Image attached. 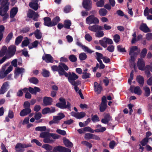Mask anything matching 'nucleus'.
<instances>
[{"instance_id": "473e14b6", "label": "nucleus", "mask_w": 152, "mask_h": 152, "mask_svg": "<svg viewBox=\"0 0 152 152\" xmlns=\"http://www.w3.org/2000/svg\"><path fill=\"white\" fill-rule=\"evenodd\" d=\"M58 115V116H54V119L55 121H59L65 117L64 114L62 113H59Z\"/></svg>"}, {"instance_id": "ea45409f", "label": "nucleus", "mask_w": 152, "mask_h": 152, "mask_svg": "<svg viewBox=\"0 0 152 152\" xmlns=\"http://www.w3.org/2000/svg\"><path fill=\"white\" fill-rule=\"evenodd\" d=\"M149 13L152 14V8L149 9L148 7H146L144 11V15L146 16Z\"/></svg>"}, {"instance_id": "a19ab883", "label": "nucleus", "mask_w": 152, "mask_h": 152, "mask_svg": "<svg viewBox=\"0 0 152 152\" xmlns=\"http://www.w3.org/2000/svg\"><path fill=\"white\" fill-rule=\"evenodd\" d=\"M50 134L47 132H42L40 134L39 137L44 139L47 137H50Z\"/></svg>"}, {"instance_id": "69168bd1", "label": "nucleus", "mask_w": 152, "mask_h": 152, "mask_svg": "<svg viewBox=\"0 0 152 152\" xmlns=\"http://www.w3.org/2000/svg\"><path fill=\"white\" fill-rule=\"evenodd\" d=\"M31 142L32 143H35L37 145L39 146H41L42 145V144L38 140L36 139H34L32 140H31Z\"/></svg>"}, {"instance_id": "79ce46f5", "label": "nucleus", "mask_w": 152, "mask_h": 152, "mask_svg": "<svg viewBox=\"0 0 152 152\" xmlns=\"http://www.w3.org/2000/svg\"><path fill=\"white\" fill-rule=\"evenodd\" d=\"M143 89L145 91V96L147 97L149 96L150 94V90L149 88L146 86L143 87Z\"/></svg>"}, {"instance_id": "f8f14e48", "label": "nucleus", "mask_w": 152, "mask_h": 152, "mask_svg": "<svg viewBox=\"0 0 152 152\" xmlns=\"http://www.w3.org/2000/svg\"><path fill=\"white\" fill-rule=\"evenodd\" d=\"M68 77L69 82L71 84L73 83V82L79 77L78 76L73 72H72V73L69 72V73H68V77Z\"/></svg>"}, {"instance_id": "bf43d9fd", "label": "nucleus", "mask_w": 152, "mask_h": 152, "mask_svg": "<svg viewBox=\"0 0 152 152\" xmlns=\"http://www.w3.org/2000/svg\"><path fill=\"white\" fill-rule=\"evenodd\" d=\"M106 130V128L104 127H102L99 129H96L94 130L96 132H103Z\"/></svg>"}, {"instance_id": "f03ea898", "label": "nucleus", "mask_w": 152, "mask_h": 152, "mask_svg": "<svg viewBox=\"0 0 152 152\" xmlns=\"http://www.w3.org/2000/svg\"><path fill=\"white\" fill-rule=\"evenodd\" d=\"M9 0H0V4L1 7L0 8V15L4 16L3 20H6L9 17L8 14L7 13L9 9Z\"/></svg>"}, {"instance_id": "c756f323", "label": "nucleus", "mask_w": 152, "mask_h": 152, "mask_svg": "<svg viewBox=\"0 0 152 152\" xmlns=\"http://www.w3.org/2000/svg\"><path fill=\"white\" fill-rule=\"evenodd\" d=\"M42 147L45 149L46 151H48L50 152H54V151H53H53H52L53 147L49 144H44L42 145Z\"/></svg>"}, {"instance_id": "49530a36", "label": "nucleus", "mask_w": 152, "mask_h": 152, "mask_svg": "<svg viewBox=\"0 0 152 152\" xmlns=\"http://www.w3.org/2000/svg\"><path fill=\"white\" fill-rule=\"evenodd\" d=\"M26 39H25L23 40L22 42L21 46L22 47L27 46L30 43V41L27 37Z\"/></svg>"}, {"instance_id": "37998d69", "label": "nucleus", "mask_w": 152, "mask_h": 152, "mask_svg": "<svg viewBox=\"0 0 152 152\" xmlns=\"http://www.w3.org/2000/svg\"><path fill=\"white\" fill-rule=\"evenodd\" d=\"M5 28V27L3 25H1L0 26V42L3 38V32L4 31Z\"/></svg>"}, {"instance_id": "a878e982", "label": "nucleus", "mask_w": 152, "mask_h": 152, "mask_svg": "<svg viewBox=\"0 0 152 152\" xmlns=\"http://www.w3.org/2000/svg\"><path fill=\"white\" fill-rule=\"evenodd\" d=\"M63 143L66 147L68 148L73 147V143L69 139H67L66 137H64L63 138Z\"/></svg>"}, {"instance_id": "bb28decb", "label": "nucleus", "mask_w": 152, "mask_h": 152, "mask_svg": "<svg viewBox=\"0 0 152 152\" xmlns=\"http://www.w3.org/2000/svg\"><path fill=\"white\" fill-rule=\"evenodd\" d=\"M18 10V8L17 7L12 8L10 11V17L11 18H13L17 14Z\"/></svg>"}, {"instance_id": "4468645a", "label": "nucleus", "mask_w": 152, "mask_h": 152, "mask_svg": "<svg viewBox=\"0 0 152 152\" xmlns=\"http://www.w3.org/2000/svg\"><path fill=\"white\" fill-rule=\"evenodd\" d=\"M53 101V99L51 98L45 96L43 99V106H46L50 105L52 104Z\"/></svg>"}, {"instance_id": "6e6552de", "label": "nucleus", "mask_w": 152, "mask_h": 152, "mask_svg": "<svg viewBox=\"0 0 152 152\" xmlns=\"http://www.w3.org/2000/svg\"><path fill=\"white\" fill-rule=\"evenodd\" d=\"M100 44L104 48L107 47V44L111 45L113 43L112 40L109 38L104 37L102 40L99 41Z\"/></svg>"}, {"instance_id": "9d476101", "label": "nucleus", "mask_w": 152, "mask_h": 152, "mask_svg": "<svg viewBox=\"0 0 152 152\" xmlns=\"http://www.w3.org/2000/svg\"><path fill=\"white\" fill-rule=\"evenodd\" d=\"M92 2L91 0H83L82 3L83 7L86 11L90 10L92 8Z\"/></svg>"}, {"instance_id": "2eb2a0df", "label": "nucleus", "mask_w": 152, "mask_h": 152, "mask_svg": "<svg viewBox=\"0 0 152 152\" xmlns=\"http://www.w3.org/2000/svg\"><path fill=\"white\" fill-rule=\"evenodd\" d=\"M76 44L77 45L81 47L84 51L86 52L89 53H91L93 52V51L89 49L88 47L85 45H83L79 40H77Z\"/></svg>"}, {"instance_id": "338daca9", "label": "nucleus", "mask_w": 152, "mask_h": 152, "mask_svg": "<svg viewBox=\"0 0 152 152\" xmlns=\"http://www.w3.org/2000/svg\"><path fill=\"white\" fill-rule=\"evenodd\" d=\"M52 137L54 139H57L59 138L60 136L57 134L54 133H50V137Z\"/></svg>"}, {"instance_id": "e2e57ef3", "label": "nucleus", "mask_w": 152, "mask_h": 152, "mask_svg": "<svg viewBox=\"0 0 152 152\" xmlns=\"http://www.w3.org/2000/svg\"><path fill=\"white\" fill-rule=\"evenodd\" d=\"M83 130L85 132H89L92 133H94V130H93L89 126H87L84 127L83 128Z\"/></svg>"}, {"instance_id": "4be33fe9", "label": "nucleus", "mask_w": 152, "mask_h": 152, "mask_svg": "<svg viewBox=\"0 0 152 152\" xmlns=\"http://www.w3.org/2000/svg\"><path fill=\"white\" fill-rule=\"evenodd\" d=\"M25 70L23 68L17 67L15 70V77L19 76L20 74H23L25 72Z\"/></svg>"}, {"instance_id": "052dcab7", "label": "nucleus", "mask_w": 152, "mask_h": 152, "mask_svg": "<svg viewBox=\"0 0 152 152\" xmlns=\"http://www.w3.org/2000/svg\"><path fill=\"white\" fill-rule=\"evenodd\" d=\"M82 74V78L85 79L90 77V76L91 75L90 73L86 72H83Z\"/></svg>"}, {"instance_id": "5fc2aeb1", "label": "nucleus", "mask_w": 152, "mask_h": 152, "mask_svg": "<svg viewBox=\"0 0 152 152\" xmlns=\"http://www.w3.org/2000/svg\"><path fill=\"white\" fill-rule=\"evenodd\" d=\"M54 140L50 138V137H47L44 139L43 141L45 143H51L54 142Z\"/></svg>"}, {"instance_id": "a211bd4d", "label": "nucleus", "mask_w": 152, "mask_h": 152, "mask_svg": "<svg viewBox=\"0 0 152 152\" xmlns=\"http://www.w3.org/2000/svg\"><path fill=\"white\" fill-rule=\"evenodd\" d=\"M9 82L7 81L4 82L0 89V94H4L7 90V87L9 86Z\"/></svg>"}, {"instance_id": "f704fd0d", "label": "nucleus", "mask_w": 152, "mask_h": 152, "mask_svg": "<svg viewBox=\"0 0 152 152\" xmlns=\"http://www.w3.org/2000/svg\"><path fill=\"white\" fill-rule=\"evenodd\" d=\"M13 37V33L12 32L9 34L6 37L5 41V42L7 43H9L10 40L12 39Z\"/></svg>"}, {"instance_id": "774afa93", "label": "nucleus", "mask_w": 152, "mask_h": 152, "mask_svg": "<svg viewBox=\"0 0 152 152\" xmlns=\"http://www.w3.org/2000/svg\"><path fill=\"white\" fill-rule=\"evenodd\" d=\"M56 132L58 133L63 136L65 135L66 134V132L65 131L61 130L59 129H57L56 131Z\"/></svg>"}, {"instance_id": "412c9836", "label": "nucleus", "mask_w": 152, "mask_h": 152, "mask_svg": "<svg viewBox=\"0 0 152 152\" xmlns=\"http://www.w3.org/2000/svg\"><path fill=\"white\" fill-rule=\"evenodd\" d=\"M44 24L45 26L48 27H51L52 26V20L49 17H45L44 18Z\"/></svg>"}, {"instance_id": "72a5a7b5", "label": "nucleus", "mask_w": 152, "mask_h": 152, "mask_svg": "<svg viewBox=\"0 0 152 152\" xmlns=\"http://www.w3.org/2000/svg\"><path fill=\"white\" fill-rule=\"evenodd\" d=\"M71 24V21L70 20H65L64 22V27L66 29H69Z\"/></svg>"}, {"instance_id": "9b49d317", "label": "nucleus", "mask_w": 152, "mask_h": 152, "mask_svg": "<svg viewBox=\"0 0 152 152\" xmlns=\"http://www.w3.org/2000/svg\"><path fill=\"white\" fill-rule=\"evenodd\" d=\"M54 152H71V150L68 148L64 147L58 145L56 146L53 148Z\"/></svg>"}, {"instance_id": "c9c22d12", "label": "nucleus", "mask_w": 152, "mask_h": 152, "mask_svg": "<svg viewBox=\"0 0 152 152\" xmlns=\"http://www.w3.org/2000/svg\"><path fill=\"white\" fill-rule=\"evenodd\" d=\"M29 6L30 7L35 11L37 10L38 8V4L34 3H29Z\"/></svg>"}, {"instance_id": "a18cd8bd", "label": "nucleus", "mask_w": 152, "mask_h": 152, "mask_svg": "<svg viewBox=\"0 0 152 152\" xmlns=\"http://www.w3.org/2000/svg\"><path fill=\"white\" fill-rule=\"evenodd\" d=\"M35 12L34 11L31 9L29 10L28 12L27 13V17L30 18H32L33 17V16Z\"/></svg>"}, {"instance_id": "aec40b11", "label": "nucleus", "mask_w": 152, "mask_h": 152, "mask_svg": "<svg viewBox=\"0 0 152 152\" xmlns=\"http://www.w3.org/2000/svg\"><path fill=\"white\" fill-rule=\"evenodd\" d=\"M94 89L95 92L99 94L101 93L102 88L100 85L98 84L96 82H95L94 83Z\"/></svg>"}, {"instance_id": "f257e3e1", "label": "nucleus", "mask_w": 152, "mask_h": 152, "mask_svg": "<svg viewBox=\"0 0 152 152\" xmlns=\"http://www.w3.org/2000/svg\"><path fill=\"white\" fill-rule=\"evenodd\" d=\"M51 68L53 71L58 72L59 76L64 75L66 77H68V73L65 71L68 70L69 67L65 64L60 62L58 66L53 65Z\"/></svg>"}, {"instance_id": "0eeeda50", "label": "nucleus", "mask_w": 152, "mask_h": 152, "mask_svg": "<svg viewBox=\"0 0 152 152\" xmlns=\"http://www.w3.org/2000/svg\"><path fill=\"white\" fill-rule=\"evenodd\" d=\"M16 47L14 45H10L7 48L6 54L8 58H10L13 57L15 54L16 51Z\"/></svg>"}, {"instance_id": "5701e85b", "label": "nucleus", "mask_w": 152, "mask_h": 152, "mask_svg": "<svg viewBox=\"0 0 152 152\" xmlns=\"http://www.w3.org/2000/svg\"><path fill=\"white\" fill-rule=\"evenodd\" d=\"M31 112L30 108H24L20 112V115L21 116H24L30 113Z\"/></svg>"}, {"instance_id": "7ed1b4c3", "label": "nucleus", "mask_w": 152, "mask_h": 152, "mask_svg": "<svg viewBox=\"0 0 152 152\" xmlns=\"http://www.w3.org/2000/svg\"><path fill=\"white\" fill-rule=\"evenodd\" d=\"M88 29L91 31L96 32L95 35L97 37H102L104 35L103 31H101L104 30V28L102 26L97 25L89 26L88 27Z\"/></svg>"}, {"instance_id": "603ef678", "label": "nucleus", "mask_w": 152, "mask_h": 152, "mask_svg": "<svg viewBox=\"0 0 152 152\" xmlns=\"http://www.w3.org/2000/svg\"><path fill=\"white\" fill-rule=\"evenodd\" d=\"M81 144L85 145L89 149H91L92 147L91 144L87 141H83L81 142Z\"/></svg>"}, {"instance_id": "de8ad7c7", "label": "nucleus", "mask_w": 152, "mask_h": 152, "mask_svg": "<svg viewBox=\"0 0 152 152\" xmlns=\"http://www.w3.org/2000/svg\"><path fill=\"white\" fill-rule=\"evenodd\" d=\"M69 61L72 62H75L77 61V58L75 55L72 54L69 57Z\"/></svg>"}, {"instance_id": "c03bdc74", "label": "nucleus", "mask_w": 152, "mask_h": 152, "mask_svg": "<svg viewBox=\"0 0 152 152\" xmlns=\"http://www.w3.org/2000/svg\"><path fill=\"white\" fill-rule=\"evenodd\" d=\"M107 12V11L104 8H102L99 11V14L102 16H105Z\"/></svg>"}, {"instance_id": "864d4df0", "label": "nucleus", "mask_w": 152, "mask_h": 152, "mask_svg": "<svg viewBox=\"0 0 152 152\" xmlns=\"http://www.w3.org/2000/svg\"><path fill=\"white\" fill-rule=\"evenodd\" d=\"M105 0H100L96 3V5L97 7H103L104 4Z\"/></svg>"}, {"instance_id": "6e6d98bb", "label": "nucleus", "mask_w": 152, "mask_h": 152, "mask_svg": "<svg viewBox=\"0 0 152 152\" xmlns=\"http://www.w3.org/2000/svg\"><path fill=\"white\" fill-rule=\"evenodd\" d=\"M91 120L94 122H95L96 121H99L100 120L99 119V118L98 116L97 115H93V114H92L91 115Z\"/></svg>"}, {"instance_id": "58836bf2", "label": "nucleus", "mask_w": 152, "mask_h": 152, "mask_svg": "<svg viewBox=\"0 0 152 152\" xmlns=\"http://www.w3.org/2000/svg\"><path fill=\"white\" fill-rule=\"evenodd\" d=\"M29 80L30 83L34 84H37L39 82L38 79L35 77H31L29 79Z\"/></svg>"}, {"instance_id": "6ab92c4d", "label": "nucleus", "mask_w": 152, "mask_h": 152, "mask_svg": "<svg viewBox=\"0 0 152 152\" xmlns=\"http://www.w3.org/2000/svg\"><path fill=\"white\" fill-rule=\"evenodd\" d=\"M72 114H72V116L78 119L82 118L86 115V113L83 112L77 113L72 112Z\"/></svg>"}, {"instance_id": "4c0bfd02", "label": "nucleus", "mask_w": 152, "mask_h": 152, "mask_svg": "<svg viewBox=\"0 0 152 152\" xmlns=\"http://www.w3.org/2000/svg\"><path fill=\"white\" fill-rule=\"evenodd\" d=\"M22 36L20 35L17 37L15 40V44L16 45H18L22 41L23 39Z\"/></svg>"}, {"instance_id": "cd10ccee", "label": "nucleus", "mask_w": 152, "mask_h": 152, "mask_svg": "<svg viewBox=\"0 0 152 152\" xmlns=\"http://www.w3.org/2000/svg\"><path fill=\"white\" fill-rule=\"evenodd\" d=\"M140 29L144 32H147L150 31L149 29L145 23H142L141 24Z\"/></svg>"}, {"instance_id": "4d7b16f0", "label": "nucleus", "mask_w": 152, "mask_h": 152, "mask_svg": "<svg viewBox=\"0 0 152 152\" xmlns=\"http://www.w3.org/2000/svg\"><path fill=\"white\" fill-rule=\"evenodd\" d=\"M93 134L89 133H86L85 134L84 138L86 140L92 139Z\"/></svg>"}, {"instance_id": "e433bc0d", "label": "nucleus", "mask_w": 152, "mask_h": 152, "mask_svg": "<svg viewBox=\"0 0 152 152\" xmlns=\"http://www.w3.org/2000/svg\"><path fill=\"white\" fill-rule=\"evenodd\" d=\"M42 75L45 77H48L49 76L50 73V72L45 69H42Z\"/></svg>"}, {"instance_id": "13d9d810", "label": "nucleus", "mask_w": 152, "mask_h": 152, "mask_svg": "<svg viewBox=\"0 0 152 152\" xmlns=\"http://www.w3.org/2000/svg\"><path fill=\"white\" fill-rule=\"evenodd\" d=\"M35 130L38 131H44L46 130V128L45 126H38L35 128Z\"/></svg>"}, {"instance_id": "393cba45", "label": "nucleus", "mask_w": 152, "mask_h": 152, "mask_svg": "<svg viewBox=\"0 0 152 152\" xmlns=\"http://www.w3.org/2000/svg\"><path fill=\"white\" fill-rule=\"evenodd\" d=\"M28 90L31 94H36L37 92H39L40 91V88L37 87H34L32 88L31 87H29L28 88Z\"/></svg>"}, {"instance_id": "0e129e2a", "label": "nucleus", "mask_w": 152, "mask_h": 152, "mask_svg": "<svg viewBox=\"0 0 152 152\" xmlns=\"http://www.w3.org/2000/svg\"><path fill=\"white\" fill-rule=\"evenodd\" d=\"M42 115L40 112L35 113L34 114V118L36 120H39L42 117Z\"/></svg>"}, {"instance_id": "f3484780", "label": "nucleus", "mask_w": 152, "mask_h": 152, "mask_svg": "<svg viewBox=\"0 0 152 152\" xmlns=\"http://www.w3.org/2000/svg\"><path fill=\"white\" fill-rule=\"evenodd\" d=\"M42 58L43 60L45 61L47 63H52L53 62V58L49 54H47L43 56Z\"/></svg>"}, {"instance_id": "7c9ffc66", "label": "nucleus", "mask_w": 152, "mask_h": 152, "mask_svg": "<svg viewBox=\"0 0 152 152\" xmlns=\"http://www.w3.org/2000/svg\"><path fill=\"white\" fill-rule=\"evenodd\" d=\"M35 37L38 39H40L42 37V33L38 29H37L34 32Z\"/></svg>"}, {"instance_id": "8fccbe9b", "label": "nucleus", "mask_w": 152, "mask_h": 152, "mask_svg": "<svg viewBox=\"0 0 152 152\" xmlns=\"http://www.w3.org/2000/svg\"><path fill=\"white\" fill-rule=\"evenodd\" d=\"M137 80L138 82L140 84H143L144 83V80L143 77L140 75L138 76L137 77Z\"/></svg>"}, {"instance_id": "c85d7f7f", "label": "nucleus", "mask_w": 152, "mask_h": 152, "mask_svg": "<svg viewBox=\"0 0 152 152\" xmlns=\"http://www.w3.org/2000/svg\"><path fill=\"white\" fill-rule=\"evenodd\" d=\"M7 47L5 45L2 47L0 50V58L3 57L7 53Z\"/></svg>"}, {"instance_id": "20e7f679", "label": "nucleus", "mask_w": 152, "mask_h": 152, "mask_svg": "<svg viewBox=\"0 0 152 152\" xmlns=\"http://www.w3.org/2000/svg\"><path fill=\"white\" fill-rule=\"evenodd\" d=\"M59 100L61 102H58L56 104L57 107L61 109H67L71 111L72 105L69 101L66 102L65 99L63 97L60 98Z\"/></svg>"}, {"instance_id": "3c124183", "label": "nucleus", "mask_w": 152, "mask_h": 152, "mask_svg": "<svg viewBox=\"0 0 152 152\" xmlns=\"http://www.w3.org/2000/svg\"><path fill=\"white\" fill-rule=\"evenodd\" d=\"M99 106L100 111L101 112H103L106 109L107 107V104L101 103V104H100Z\"/></svg>"}, {"instance_id": "ddd939ff", "label": "nucleus", "mask_w": 152, "mask_h": 152, "mask_svg": "<svg viewBox=\"0 0 152 152\" xmlns=\"http://www.w3.org/2000/svg\"><path fill=\"white\" fill-rule=\"evenodd\" d=\"M13 67L11 65L8 67L5 72L0 71V78L3 79L12 70Z\"/></svg>"}, {"instance_id": "b1692460", "label": "nucleus", "mask_w": 152, "mask_h": 152, "mask_svg": "<svg viewBox=\"0 0 152 152\" xmlns=\"http://www.w3.org/2000/svg\"><path fill=\"white\" fill-rule=\"evenodd\" d=\"M137 66L139 69L142 70L144 68L145 64L143 60L142 59H139L137 63Z\"/></svg>"}, {"instance_id": "423d86ee", "label": "nucleus", "mask_w": 152, "mask_h": 152, "mask_svg": "<svg viewBox=\"0 0 152 152\" xmlns=\"http://www.w3.org/2000/svg\"><path fill=\"white\" fill-rule=\"evenodd\" d=\"M86 23L88 25L92 24L97 25L99 23L98 19L94 15H91L87 17L86 20Z\"/></svg>"}, {"instance_id": "680f3d73", "label": "nucleus", "mask_w": 152, "mask_h": 152, "mask_svg": "<svg viewBox=\"0 0 152 152\" xmlns=\"http://www.w3.org/2000/svg\"><path fill=\"white\" fill-rule=\"evenodd\" d=\"M148 138L146 137L141 141L140 143L142 146H145L148 143Z\"/></svg>"}, {"instance_id": "1a4fd4ad", "label": "nucleus", "mask_w": 152, "mask_h": 152, "mask_svg": "<svg viewBox=\"0 0 152 152\" xmlns=\"http://www.w3.org/2000/svg\"><path fill=\"white\" fill-rule=\"evenodd\" d=\"M30 146L28 145L23 144L20 143H18L15 147V149L17 152H23L24 148H26Z\"/></svg>"}, {"instance_id": "dca6fc26", "label": "nucleus", "mask_w": 152, "mask_h": 152, "mask_svg": "<svg viewBox=\"0 0 152 152\" xmlns=\"http://www.w3.org/2000/svg\"><path fill=\"white\" fill-rule=\"evenodd\" d=\"M130 89L132 92H134L135 94L138 95H140L142 94V91L139 86H136L134 88L133 86H131Z\"/></svg>"}, {"instance_id": "39448f33", "label": "nucleus", "mask_w": 152, "mask_h": 152, "mask_svg": "<svg viewBox=\"0 0 152 152\" xmlns=\"http://www.w3.org/2000/svg\"><path fill=\"white\" fill-rule=\"evenodd\" d=\"M140 51L136 46H132L130 48L129 55L130 56V60L134 61Z\"/></svg>"}, {"instance_id": "2f4dec72", "label": "nucleus", "mask_w": 152, "mask_h": 152, "mask_svg": "<svg viewBox=\"0 0 152 152\" xmlns=\"http://www.w3.org/2000/svg\"><path fill=\"white\" fill-rule=\"evenodd\" d=\"M60 21V19L59 16H57L54 18L52 20V26L56 25Z\"/></svg>"}, {"instance_id": "09e8293b", "label": "nucleus", "mask_w": 152, "mask_h": 152, "mask_svg": "<svg viewBox=\"0 0 152 152\" xmlns=\"http://www.w3.org/2000/svg\"><path fill=\"white\" fill-rule=\"evenodd\" d=\"M79 57L80 60L82 61L86 59L87 56L85 53H82L79 55Z\"/></svg>"}]
</instances>
